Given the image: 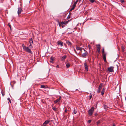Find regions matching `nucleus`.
Listing matches in <instances>:
<instances>
[{
  "mask_svg": "<svg viewBox=\"0 0 126 126\" xmlns=\"http://www.w3.org/2000/svg\"><path fill=\"white\" fill-rule=\"evenodd\" d=\"M102 53L104 60L105 62L107 63V61L106 59V54L105 53L104 49V47L102 49Z\"/></svg>",
  "mask_w": 126,
  "mask_h": 126,
  "instance_id": "1",
  "label": "nucleus"
},
{
  "mask_svg": "<svg viewBox=\"0 0 126 126\" xmlns=\"http://www.w3.org/2000/svg\"><path fill=\"white\" fill-rule=\"evenodd\" d=\"M23 48L24 49L25 51L27 52L28 53H30L31 54H32V52L31 51V49L28 47H26L24 46L23 47Z\"/></svg>",
  "mask_w": 126,
  "mask_h": 126,
  "instance_id": "2",
  "label": "nucleus"
},
{
  "mask_svg": "<svg viewBox=\"0 0 126 126\" xmlns=\"http://www.w3.org/2000/svg\"><path fill=\"white\" fill-rule=\"evenodd\" d=\"M94 107H92L89 110L88 112L89 115V116H91L92 115L94 112Z\"/></svg>",
  "mask_w": 126,
  "mask_h": 126,
  "instance_id": "3",
  "label": "nucleus"
},
{
  "mask_svg": "<svg viewBox=\"0 0 126 126\" xmlns=\"http://www.w3.org/2000/svg\"><path fill=\"white\" fill-rule=\"evenodd\" d=\"M114 67L110 66L108 68V70L110 72H113L114 71Z\"/></svg>",
  "mask_w": 126,
  "mask_h": 126,
  "instance_id": "4",
  "label": "nucleus"
},
{
  "mask_svg": "<svg viewBox=\"0 0 126 126\" xmlns=\"http://www.w3.org/2000/svg\"><path fill=\"white\" fill-rule=\"evenodd\" d=\"M102 86H103L102 84V83H101L99 85L98 87L97 90V92L98 93H100V92L101 91V90L102 87Z\"/></svg>",
  "mask_w": 126,
  "mask_h": 126,
  "instance_id": "5",
  "label": "nucleus"
},
{
  "mask_svg": "<svg viewBox=\"0 0 126 126\" xmlns=\"http://www.w3.org/2000/svg\"><path fill=\"white\" fill-rule=\"evenodd\" d=\"M84 64L85 68V70L86 71H88V67L87 64L85 62L84 63Z\"/></svg>",
  "mask_w": 126,
  "mask_h": 126,
  "instance_id": "6",
  "label": "nucleus"
},
{
  "mask_svg": "<svg viewBox=\"0 0 126 126\" xmlns=\"http://www.w3.org/2000/svg\"><path fill=\"white\" fill-rule=\"evenodd\" d=\"M62 97L60 96H59V98L55 100L54 101V104H56L58 102H59L60 100L61 99Z\"/></svg>",
  "mask_w": 126,
  "mask_h": 126,
  "instance_id": "7",
  "label": "nucleus"
},
{
  "mask_svg": "<svg viewBox=\"0 0 126 126\" xmlns=\"http://www.w3.org/2000/svg\"><path fill=\"white\" fill-rule=\"evenodd\" d=\"M97 46V51L99 53H100V46L99 45H98Z\"/></svg>",
  "mask_w": 126,
  "mask_h": 126,
  "instance_id": "8",
  "label": "nucleus"
},
{
  "mask_svg": "<svg viewBox=\"0 0 126 126\" xmlns=\"http://www.w3.org/2000/svg\"><path fill=\"white\" fill-rule=\"evenodd\" d=\"M22 8L21 7L18 8L17 13L18 15L21 13L22 11Z\"/></svg>",
  "mask_w": 126,
  "mask_h": 126,
  "instance_id": "9",
  "label": "nucleus"
},
{
  "mask_svg": "<svg viewBox=\"0 0 126 126\" xmlns=\"http://www.w3.org/2000/svg\"><path fill=\"white\" fill-rule=\"evenodd\" d=\"M88 53L87 51H86L84 53L82 54L81 56L84 58H86V56L87 55Z\"/></svg>",
  "mask_w": 126,
  "mask_h": 126,
  "instance_id": "10",
  "label": "nucleus"
},
{
  "mask_svg": "<svg viewBox=\"0 0 126 126\" xmlns=\"http://www.w3.org/2000/svg\"><path fill=\"white\" fill-rule=\"evenodd\" d=\"M57 44L58 45H60L61 46H63V42L60 41H58L57 42Z\"/></svg>",
  "mask_w": 126,
  "mask_h": 126,
  "instance_id": "11",
  "label": "nucleus"
},
{
  "mask_svg": "<svg viewBox=\"0 0 126 126\" xmlns=\"http://www.w3.org/2000/svg\"><path fill=\"white\" fill-rule=\"evenodd\" d=\"M67 57V56L66 55H65L64 56L62 57L61 59V60L62 61L64 60Z\"/></svg>",
  "mask_w": 126,
  "mask_h": 126,
  "instance_id": "12",
  "label": "nucleus"
},
{
  "mask_svg": "<svg viewBox=\"0 0 126 126\" xmlns=\"http://www.w3.org/2000/svg\"><path fill=\"white\" fill-rule=\"evenodd\" d=\"M66 43L68 45L71 46L72 44L69 41L67 40L66 42Z\"/></svg>",
  "mask_w": 126,
  "mask_h": 126,
  "instance_id": "13",
  "label": "nucleus"
},
{
  "mask_svg": "<svg viewBox=\"0 0 126 126\" xmlns=\"http://www.w3.org/2000/svg\"><path fill=\"white\" fill-rule=\"evenodd\" d=\"M69 21H62L61 22V24L62 25L63 24H65L66 25L67 24L68 22Z\"/></svg>",
  "mask_w": 126,
  "mask_h": 126,
  "instance_id": "14",
  "label": "nucleus"
},
{
  "mask_svg": "<svg viewBox=\"0 0 126 126\" xmlns=\"http://www.w3.org/2000/svg\"><path fill=\"white\" fill-rule=\"evenodd\" d=\"M105 91V89L104 88H103L101 92V94L102 95H103L104 94Z\"/></svg>",
  "mask_w": 126,
  "mask_h": 126,
  "instance_id": "15",
  "label": "nucleus"
},
{
  "mask_svg": "<svg viewBox=\"0 0 126 126\" xmlns=\"http://www.w3.org/2000/svg\"><path fill=\"white\" fill-rule=\"evenodd\" d=\"M29 42L30 44H33V42L32 38H31L30 39Z\"/></svg>",
  "mask_w": 126,
  "mask_h": 126,
  "instance_id": "16",
  "label": "nucleus"
},
{
  "mask_svg": "<svg viewBox=\"0 0 126 126\" xmlns=\"http://www.w3.org/2000/svg\"><path fill=\"white\" fill-rule=\"evenodd\" d=\"M76 49L77 50H81L82 48L81 47H79L77 46V47L76 48Z\"/></svg>",
  "mask_w": 126,
  "mask_h": 126,
  "instance_id": "17",
  "label": "nucleus"
},
{
  "mask_svg": "<svg viewBox=\"0 0 126 126\" xmlns=\"http://www.w3.org/2000/svg\"><path fill=\"white\" fill-rule=\"evenodd\" d=\"M71 64L69 63H67L66 65V67L67 68H68L70 66Z\"/></svg>",
  "mask_w": 126,
  "mask_h": 126,
  "instance_id": "18",
  "label": "nucleus"
},
{
  "mask_svg": "<svg viewBox=\"0 0 126 126\" xmlns=\"http://www.w3.org/2000/svg\"><path fill=\"white\" fill-rule=\"evenodd\" d=\"M47 124V120H46L45 122L43 123L42 126H45L46 125V124Z\"/></svg>",
  "mask_w": 126,
  "mask_h": 126,
  "instance_id": "19",
  "label": "nucleus"
},
{
  "mask_svg": "<svg viewBox=\"0 0 126 126\" xmlns=\"http://www.w3.org/2000/svg\"><path fill=\"white\" fill-rule=\"evenodd\" d=\"M75 7H76V6H75L73 5L72 6V8L70 10V11L72 10H74V9L75 8Z\"/></svg>",
  "mask_w": 126,
  "mask_h": 126,
  "instance_id": "20",
  "label": "nucleus"
},
{
  "mask_svg": "<svg viewBox=\"0 0 126 126\" xmlns=\"http://www.w3.org/2000/svg\"><path fill=\"white\" fill-rule=\"evenodd\" d=\"M77 112V111L74 109L73 112V114H76Z\"/></svg>",
  "mask_w": 126,
  "mask_h": 126,
  "instance_id": "21",
  "label": "nucleus"
},
{
  "mask_svg": "<svg viewBox=\"0 0 126 126\" xmlns=\"http://www.w3.org/2000/svg\"><path fill=\"white\" fill-rule=\"evenodd\" d=\"M125 47L123 46L122 47V52H124L125 51Z\"/></svg>",
  "mask_w": 126,
  "mask_h": 126,
  "instance_id": "22",
  "label": "nucleus"
},
{
  "mask_svg": "<svg viewBox=\"0 0 126 126\" xmlns=\"http://www.w3.org/2000/svg\"><path fill=\"white\" fill-rule=\"evenodd\" d=\"M53 121V120L52 119H49V120H48V122H48V124H49L50 123V122H51L52 121Z\"/></svg>",
  "mask_w": 126,
  "mask_h": 126,
  "instance_id": "23",
  "label": "nucleus"
},
{
  "mask_svg": "<svg viewBox=\"0 0 126 126\" xmlns=\"http://www.w3.org/2000/svg\"><path fill=\"white\" fill-rule=\"evenodd\" d=\"M104 108L105 109H107L108 108V107L106 105H104Z\"/></svg>",
  "mask_w": 126,
  "mask_h": 126,
  "instance_id": "24",
  "label": "nucleus"
},
{
  "mask_svg": "<svg viewBox=\"0 0 126 126\" xmlns=\"http://www.w3.org/2000/svg\"><path fill=\"white\" fill-rule=\"evenodd\" d=\"M52 109L54 111H56L57 110V108H56L55 107H53Z\"/></svg>",
  "mask_w": 126,
  "mask_h": 126,
  "instance_id": "25",
  "label": "nucleus"
},
{
  "mask_svg": "<svg viewBox=\"0 0 126 126\" xmlns=\"http://www.w3.org/2000/svg\"><path fill=\"white\" fill-rule=\"evenodd\" d=\"M32 44H30V45L29 46V47L30 48H32L33 47L32 46Z\"/></svg>",
  "mask_w": 126,
  "mask_h": 126,
  "instance_id": "26",
  "label": "nucleus"
},
{
  "mask_svg": "<svg viewBox=\"0 0 126 126\" xmlns=\"http://www.w3.org/2000/svg\"><path fill=\"white\" fill-rule=\"evenodd\" d=\"M7 100L9 101L11 103V101L10 98H7Z\"/></svg>",
  "mask_w": 126,
  "mask_h": 126,
  "instance_id": "27",
  "label": "nucleus"
},
{
  "mask_svg": "<svg viewBox=\"0 0 126 126\" xmlns=\"http://www.w3.org/2000/svg\"><path fill=\"white\" fill-rule=\"evenodd\" d=\"M92 121L91 120H90L87 121V123L88 124L90 123Z\"/></svg>",
  "mask_w": 126,
  "mask_h": 126,
  "instance_id": "28",
  "label": "nucleus"
},
{
  "mask_svg": "<svg viewBox=\"0 0 126 126\" xmlns=\"http://www.w3.org/2000/svg\"><path fill=\"white\" fill-rule=\"evenodd\" d=\"M77 1H76L73 4V5H74L76 6V5L77 3Z\"/></svg>",
  "mask_w": 126,
  "mask_h": 126,
  "instance_id": "29",
  "label": "nucleus"
},
{
  "mask_svg": "<svg viewBox=\"0 0 126 126\" xmlns=\"http://www.w3.org/2000/svg\"><path fill=\"white\" fill-rule=\"evenodd\" d=\"M95 1V0H90V1L92 3L94 2Z\"/></svg>",
  "mask_w": 126,
  "mask_h": 126,
  "instance_id": "30",
  "label": "nucleus"
},
{
  "mask_svg": "<svg viewBox=\"0 0 126 126\" xmlns=\"http://www.w3.org/2000/svg\"><path fill=\"white\" fill-rule=\"evenodd\" d=\"M88 47L89 49H91V47L90 45H88Z\"/></svg>",
  "mask_w": 126,
  "mask_h": 126,
  "instance_id": "31",
  "label": "nucleus"
},
{
  "mask_svg": "<svg viewBox=\"0 0 126 126\" xmlns=\"http://www.w3.org/2000/svg\"><path fill=\"white\" fill-rule=\"evenodd\" d=\"M120 1L121 3H122L125 2L124 0H121Z\"/></svg>",
  "mask_w": 126,
  "mask_h": 126,
  "instance_id": "32",
  "label": "nucleus"
},
{
  "mask_svg": "<svg viewBox=\"0 0 126 126\" xmlns=\"http://www.w3.org/2000/svg\"><path fill=\"white\" fill-rule=\"evenodd\" d=\"M92 97V95H90L89 96V100H90Z\"/></svg>",
  "mask_w": 126,
  "mask_h": 126,
  "instance_id": "33",
  "label": "nucleus"
},
{
  "mask_svg": "<svg viewBox=\"0 0 126 126\" xmlns=\"http://www.w3.org/2000/svg\"><path fill=\"white\" fill-rule=\"evenodd\" d=\"M45 86L44 85H41V88H45Z\"/></svg>",
  "mask_w": 126,
  "mask_h": 126,
  "instance_id": "34",
  "label": "nucleus"
},
{
  "mask_svg": "<svg viewBox=\"0 0 126 126\" xmlns=\"http://www.w3.org/2000/svg\"><path fill=\"white\" fill-rule=\"evenodd\" d=\"M53 57H51V58H50V59H51V60L52 61H53Z\"/></svg>",
  "mask_w": 126,
  "mask_h": 126,
  "instance_id": "35",
  "label": "nucleus"
},
{
  "mask_svg": "<svg viewBox=\"0 0 126 126\" xmlns=\"http://www.w3.org/2000/svg\"><path fill=\"white\" fill-rule=\"evenodd\" d=\"M67 111V109H65V111H64L65 112H66Z\"/></svg>",
  "mask_w": 126,
  "mask_h": 126,
  "instance_id": "36",
  "label": "nucleus"
},
{
  "mask_svg": "<svg viewBox=\"0 0 126 126\" xmlns=\"http://www.w3.org/2000/svg\"><path fill=\"white\" fill-rule=\"evenodd\" d=\"M100 123V122L99 121H98L97 122V124H98Z\"/></svg>",
  "mask_w": 126,
  "mask_h": 126,
  "instance_id": "37",
  "label": "nucleus"
},
{
  "mask_svg": "<svg viewBox=\"0 0 126 126\" xmlns=\"http://www.w3.org/2000/svg\"><path fill=\"white\" fill-rule=\"evenodd\" d=\"M74 51H75V53H77V51H76V50H75V49L74 48Z\"/></svg>",
  "mask_w": 126,
  "mask_h": 126,
  "instance_id": "38",
  "label": "nucleus"
},
{
  "mask_svg": "<svg viewBox=\"0 0 126 126\" xmlns=\"http://www.w3.org/2000/svg\"><path fill=\"white\" fill-rule=\"evenodd\" d=\"M1 93H2V96H4V94H3V93L2 92H1Z\"/></svg>",
  "mask_w": 126,
  "mask_h": 126,
  "instance_id": "39",
  "label": "nucleus"
},
{
  "mask_svg": "<svg viewBox=\"0 0 126 126\" xmlns=\"http://www.w3.org/2000/svg\"><path fill=\"white\" fill-rule=\"evenodd\" d=\"M62 24H61H61H59V26H62Z\"/></svg>",
  "mask_w": 126,
  "mask_h": 126,
  "instance_id": "40",
  "label": "nucleus"
},
{
  "mask_svg": "<svg viewBox=\"0 0 126 126\" xmlns=\"http://www.w3.org/2000/svg\"><path fill=\"white\" fill-rule=\"evenodd\" d=\"M112 125L113 126H116V125L115 124H113Z\"/></svg>",
  "mask_w": 126,
  "mask_h": 126,
  "instance_id": "41",
  "label": "nucleus"
},
{
  "mask_svg": "<svg viewBox=\"0 0 126 126\" xmlns=\"http://www.w3.org/2000/svg\"><path fill=\"white\" fill-rule=\"evenodd\" d=\"M80 1L81 0H77L76 1H77V2H78V1L80 2Z\"/></svg>",
  "mask_w": 126,
  "mask_h": 126,
  "instance_id": "42",
  "label": "nucleus"
},
{
  "mask_svg": "<svg viewBox=\"0 0 126 126\" xmlns=\"http://www.w3.org/2000/svg\"><path fill=\"white\" fill-rule=\"evenodd\" d=\"M64 25H62V28H63L64 27Z\"/></svg>",
  "mask_w": 126,
  "mask_h": 126,
  "instance_id": "43",
  "label": "nucleus"
},
{
  "mask_svg": "<svg viewBox=\"0 0 126 126\" xmlns=\"http://www.w3.org/2000/svg\"><path fill=\"white\" fill-rule=\"evenodd\" d=\"M50 62L51 63H53V61H52V60H51L50 61Z\"/></svg>",
  "mask_w": 126,
  "mask_h": 126,
  "instance_id": "44",
  "label": "nucleus"
},
{
  "mask_svg": "<svg viewBox=\"0 0 126 126\" xmlns=\"http://www.w3.org/2000/svg\"><path fill=\"white\" fill-rule=\"evenodd\" d=\"M59 67V66L58 65H57L56 66V67Z\"/></svg>",
  "mask_w": 126,
  "mask_h": 126,
  "instance_id": "45",
  "label": "nucleus"
},
{
  "mask_svg": "<svg viewBox=\"0 0 126 126\" xmlns=\"http://www.w3.org/2000/svg\"><path fill=\"white\" fill-rule=\"evenodd\" d=\"M9 27H10V28H11V26H10V25H9Z\"/></svg>",
  "mask_w": 126,
  "mask_h": 126,
  "instance_id": "46",
  "label": "nucleus"
},
{
  "mask_svg": "<svg viewBox=\"0 0 126 126\" xmlns=\"http://www.w3.org/2000/svg\"><path fill=\"white\" fill-rule=\"evenodd\" d=\"M84 51H85V49H84Z\"/></svg>",
  "mask_w": 126,
  "mask_h": 126,
  "instance_id": "47",
  "label": "nucleus"
}]
</instances>
